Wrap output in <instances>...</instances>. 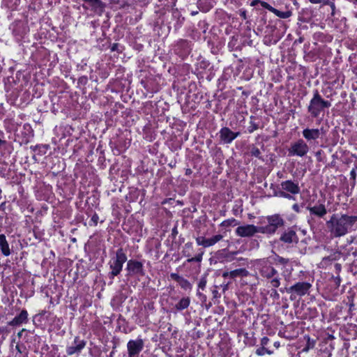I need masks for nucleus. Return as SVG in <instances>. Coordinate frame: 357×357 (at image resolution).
I'll use <instances>...</instances> for the list:
<instances>
[{"instance_id": "27", "label": "nucleus", "mask_w": 357, "mask_h": 357, "mask_svg": "<svg viewBox=\"0 0 357 357\" xmlns=\"http://www.w3.org/2000/svg\"><path fill=\"white\" fill-rule=\"evenodd\" d=\"M309 1L313 4H317V3H322L324 4H329L330 3L329 0H309Z\"/></svg>"}, {"instance_id": "3", "label": "nucleus", "mask_w": 357, "mask_h": 357, "mask_svg": "<svg viewBox=\"0 0 357 357\" xmlns=\"http://www.w3.org/2000/svg\"><path fill=\"white\" fill-rule=\"evenodd\" d=\"M268 225L261 226V234H273L275 232L279 227L283 225L284 221L279 215H273L267 217Z\"/></svg>"}, {"instance_id": "38", "label": "nucleus", "mask_w": 357, "mask_h": 357, "mask_svg": "<svg viewBox=\"0 0 357 357\" xmlns=\"http://www.w3.org/2000/svg\"><path fill=\"white\" fill-rule=\"evenodd\" d=\"M5 143L4 141L0 139V147Z\"/></svg>"}, {"instance_id": "14", "label": "nucleus", "mask_w": 357, "mask_h": 357, "mask_svg": "<svg viewBox=\"0 0 357 357\" xmlns=\"http://www.w3.org/2000/svg\"><path fill=\"white\" fill-rule=\"evenodd\" d=\"M281 188L283 190L294 195L298 194L300 192V188L298 184L294 183L291 181H286L282 182Z\"/></svg>"}, {"instance_id": "19", "label": "nucleus", "mask_w": 357, "mask_h": 357, "mask_svg": "<svg viewBox=\"0 0 357 357\" xmlns=\"http://www.w3.org/2000/svg\"><path fill=\"white\" fill-rule=\"evenodd\" d=\"M280 240L287 243L297 242V236L294 231L284 232L280 237Z\"/></svg>"}, {"instance_id": "7", "label": "nucleus", "mask_w": 357, "mask_h": 357, "mask_svg": "<svg viewBox=\"0 0 357 357\" xmlns=\"http://www.w3.org/2000/svg\"><path fill=\"white\" fill-rule=\"evenodd\" d=\"M259 230H261V227L245 225L238 227L236 229V234L241 237H250L257 233H261Z\"/></svg>"}, {"instance_id": "15", "label": "nucleus", "mask_w": 357, "mask_h": 357, "mask_svg": "<svg viewBox=\"0 0 357 357\" xmlns=\"http://www.w3.org/2000/svg\"><path fill=\"white\" fill-rule=\"evenodd\" d=\"M128 270L133 273L138 274L142 273V264L139 261L130 260L127 264Z\"/></svg>"}, {"instance_id": "8", "label": "nucleus", "mask_w": 357, "mask_h": 357, "mask_svg": "<svg viewBox=\"0 0 357 357\" xmlns=\"http://www.w3.org/2000/svg\"><path fill=\"white\" fill-rule=\"evenodd\" d=\"M311 287L312 285L309 282H299L287 289V291L290 294L294 293L299 296H303L307 294Z\"/></svg>"}, {"instance_id": "11", "label": "nucleus", "mask_w": 357, "mask_h": 357, "mask_svg": "<svg viewBox=\"0 0 357 357\" xmlns=\"http://www.w3.org/2000/svg\"><path fill=\"white\" fill-rule=\"evenodd\" d=\"M259 264L262 266L260 270V273L262 276L271 278L276 274V270L273 267L268 266L266 260H260Z\"/></svg>"}, {"instance_id": "10", "label": "nucleus", "mask_w": 357, "mask_h": 357, "mask_svg": "<svg viewBox=\"0 0 357 357\" xmlns=\"http://www.w3.org/2000/svg\"><path fill=\"white\" fill-rule=\"evenodd\" d=\"M86 343L84 340H79L78 338H75L74 343L68 347L66 349V352L68 355H73L75 354L79 353L82 349L85 347Z\"/></svg>"}, {"instance_id": "39", "label": "nucleus", "mask_w": 357, "mask_h": 357, "mask_svg": "<svg viewBox=\"0 0 357 357\" xmlns=\"http://www.w3.org/2000/svg\"><path fill=\"white\" fill-rule=\"evenodd\" d=\"M294 208L297 209V205H296V204H295V205L294 206Z\"/></svg>"}, {"instance_id": "24", "label": "nucleus", "mask_w": 357, "mask_h": 357, "mask_svg": "<svg viewBox=\"0 0 357 357\" xmlns=\"http://www.w3.org/2000/svg\"><path fill=\"white\" fill-rule=\"evenodd\" d=\"M315 345V341L311 340L309 337H307V344L305 347L303 349V351L307 352L310 349H312Z\"/></svg>"}, {"instance_id": "1", "label": "nucleus", "mask_w": 357, "mask_h": 357, "mask_svg": "<svg viewBox=\"0 0 357 357\" xmlns=\"http://www.w3.org/2000/svg\"><path fill=\"white\" fill-rule=\"evenodd\" d=\"M357 222V216L333 214L326 222L331 234L335 237L346 235Z\"/></svg>"}, {"instance_id": "5", "label": "nucleus", "mask_w": 357, "mask_h": 357, "mask_svg": "<svg viewBox=\"0 0 357 357\" xmlns=\"http://www.w3.org/2000/svg\"><path fill=\"white\" fill-rule=\"evenodd\" d=\"M288 151L290 155L303 157L309 151V147L303 139H298L296 142L291 144Z\"/></svg>"}, {"instance_id": "6", "label": "nucleus", "mask_w": 357, "mask_h": 357, "mask_svg": "<svg viewBox=\"0 0 357 357\" xmlns=\"http://www.w3.org/2000/svg\"><path fill=\"white\" fill-rule=\"evenodd\" d=\"M143 348L144 342L142 339L130 340L127 343L128 357H139Z\"/></svg>"}, {"instance_id": "22", "label": "nucleus", "mask_w": 357, "mask_h": 357, "mask_svg": "<svg viewBox=\"0 0 357 357\" xmlns=\"http://www.w3.org/2000/svg\"><path fill=\"white\" fill-rule=\"evenodd\" d=\"M190 303V300L188 297L181 298L179 302L176 305L175 307L178 310H183L186 309Z\"/></svg>"}, {"instance_id": "26", "label": "nucleus", "mask_w": 357, "mask_h": 357, "mask_svg": "<svg viewBox=\"0 0 357 357\" xmlns=\"http://www.w3.org/2000/svg\"><path fill=\"white\" fill-rule=\"evenodd\" d=\"M204 252H202V253L199 254L197 256L195 257H192V258H190L188 259V262H192V261H197V262H199L202 261V255H203Z\"/></svg>"}, {"instance_id": "13", "label": "nucleus", "mask_w": 357, "mask_h": 357, "mask_svg": "<svg viewBox=\"0 0 357 357\" xmlns=\"http://www.w3.org/2000/svg\"><path fill=\"white\" fill-rule=\"evenodd\" d=\"M84 3H87L91 10L101 15L105 9V3L101 0H82Z\"/></svg>"}, {"instance_id": "29", "label": "nucleus", "mask_w": 357, "mask_h": 357, "mask_svg": "<svg viewBox=\"0 0 357 357\" xmlns=\"http://www.w3.org/2000/svg\"><path fill=\"white\" fill-rule=\"evenodd\" d=\"M270 340L267 337H264L261 339L260 344L261 347H266L269 343Z\"/></svg>"}, {"instance_id": "34", "label": "nucleus", "mask_w": 357, "mask_h": 357, "mask_svg": "<svg viewBox=\"0 0 357 357\" xmlns=\"http://www.w3.org/2000/svg\"><path fill=\"white\" fill-rule=\"evenodd\" d=\"M205 284H206L205 281H200V282L199 284V287L202 289H204V287H205Z\"/></svg>"}, {"instance_id": "17", "label": "nucleus", "mask_w": 357, "mask_h": 357, "mask_svg": "<svg viewBox=\"0 0 357 357\" xmlns=\"http://www.w3.org/2000/svg\"><path fill=\"white\" fill-rule=\"evenodd\" d=\"M303 135L308 141L317 139L320 137V131L319 129L306 128L303 130Z\"/></svg>"}, {"instance_id": "25", "label": "nucleus", "mask_w": 357, "mask_h": 357, "mask_svg": "<svg viewBox=\"0 0 357 357\" xmlns=\"http://www.w3.org/2000/svg\"><path fill=\"white\" fill-rule=\"evenodd\" d=\"M221 225L224 227L236 226L238 225V222L235 219L232 218L223 221Z\"/></svg>"}, {"instance_id": "30", "label": "nucleus", "mask_w": 357, "mask_h": 357, "mask_svg": "<svg viewBox=\"0 0 357 357\" xmlns=\"http://www.w3.org/2000/svg\"><path fill=\"white\" fill-rule=\"evenodd\" d=\"M271 285L273 287H278L280 284V280L278 278H274L271 281Z\"/></svg>"}, {"instance_id": "37", "label": "nucleus", "mask_w": 357, "mask_h": 357, "mask_svg": "<svg viewBox=\"0 0 357 357\" xmlns=\"http://www.w3.org/2000/svg\"><path fill=\"white\" fill-rule=\"evenodd\" d=\"M328 5H330V6H331V8H332L333 10L335 8V5H334V3H332V2H331V1H330V3H329Z\"/></svg>"}, {"instance_id": "23", "label": "nucleus", "mask_w": 357, "mask_h": 357, "mask_svg": "<svg viewBox=\"0 0 357 357\" xmlns=\"http://www.w3.org/2000/svg\"><path fill=\"white\" fill-rule=\"evenodd\" d=\"M256 354L259 356H262L265 354L272 355L273 351L268 349V348L260 347L256 349Z\"/></svg>"}, {"instance_id": "36", "label": "nucleus", "mask_w": 357, "mask_h": 357, "mask_svg": "<svg viewBox=\"0 0 357 357\" xmlns=\"http://www.w3.org/2000/svg\"><path fill=\"white\" fill-rule=\"evenodd\" d=\"M274 346L276 347V348H278L280 347V342H274Z\"/></svg>"}, {"instance_id": "20", "label": "nucleus", "mask_w": 357, "mask_h": 357, "mask_svg": "<svg viewBox=\"0 0 357 357\" xmlns=\"http://www.w3.org/2000/svg\"><path fill=\"white\" fill-rule=\"evenodd\" d=\"M0 249L3 255H10V251L9 248V245L6 241V236L4 234H0Z\"/></svg>"}, {"instance_id": "28", "label": "nucleus", "mask_w": 357, "mask_h": 357, "mask_svg": "<svg viewBox=\"0 0 357 357\" xmlns=\"http://www.w3.org/2000/svg\"><path fill=\"white\" fill-rule=\"evenodd\" d=\"M181 285L183 288L187 289H191V284H190V282L186 280H183L181 281Z\"/></svg>"}, {"instance_id": "16", "label": "nucleus", "mask_w": 357, "mask_h": 357, "mask_svg": "<svg viewBox=\"0 0 357 357\" xmlns=\"http://www.w3.org/2000/svg\"><path fill=\"white\" fill-rule=\"evenodd\" d=\"M249 274L248 271L245 268H238L229 272H225L223 277H230L235 278L237 277H246Z\"/></svg>"}, {"instance_id": "4", "label": "nucleus", "mask_w": 357, "mask_h": 357, "mask_svg": "<svg viewBox=\"0 0 357 357\" xmlns=\"http://www.w3.org/2000/svg\"><path fill=\"white\" fill-rule=\"evenodd\" d=\"M126 260L127 257L123 252V250H118L116 254V258L110 264V268L112 269L111 274L112 276H116L120 273L122 270L123 265L126 261Z\"/></svg>"}, {"instance_id": "31", "label": "nucleus", "mask_w": 357, "mask_h": 357, "mask_svg": "<svg viewBox=\"0 0 357 357\" xmlns=\"http://www.w3.org/2000/svg\"><path fill=\"white\" fill-rule=\"evenodd\" d=\"M279 196L284 197V198H287V199L292 198V197L290 195H289L284 192H282V191L279 192Z\"/></svg>"}, {"instance_id": "35", "label": "nucleus", "mask_w": 357, "mask_h": 357, "mask_svg": "<svg viewBox=\"0 0 357 357\" xmlns=\"http://www.w3.org/2000/svg\"><path fill=\"white\" fill-rule=\"evenodd\" d=\"M351 177H352L353 178H355V177H356V172H355V171H354V170H352V171L351 172Z\"/></svg>"}, {"instance_id": "9", "label": "nucleus", "mask_w": 357, "mask_h": 357, "mask_svg": "<svg viewBox=\"0 0 357 357\" xmlns=\"http://www.w3.org/2000/svg\"><path fill=\"white\" fill-rule=\"evenodd\" d=\"M222 238V236L220 234L215 235L211 238H205L204 237L200 236L196 238V242L199 245H202L205 248H208L215 245Z\"/></svg>"}, {"instance_id": "33", "label": "nucleus", "mask_w": 357, "mask_h": 357, "mask_svg": "<svg viewBox=\"0 0 357 357\" xmlns=\"http://www.w3.org/2000/svg\"><path fill=\"white\" fill-rule=\"evenodd\" d=\"M192 248V244L191 243H188L185 245V250H190Z\"/></svg>"}, {"instance_id": "32", "label": "nucleus", "mask_w": 357, "mask_h": 357, "mask_svg": "<svg viewBox=\"0 0 357 357\" xmlns=\"http://www.w3.org/2000/svg\"><path fill=\"white\" fill-rule=\"evenodd\" d=\"M251 153H252V155H253L256 157H258L260 154L259 150L258 149H255V148L252 149Z\"/></svg>"}, {"instance_id": "2", "label": "nucleus", "mask_w": 357, "mask_h": 357, "mask_svg": "<svg viewBox=\"0 0 357 357\" xmlns=\"http://www.w3.org/2000/svg\"><path fill=\"white\" fill-rule=\"evenodd\" d=\"M331 104L330 102L322 99L321 96L317 91L314 94L313 98L310 100L308 111L314 117H317L319 115L320 112L324 108H328L331 107Z\"/></svg>"}, {"instance_id": "12", "label": "nucleus", "mask_w": 357, "mask_h": 357, "mask_svg": "<svg viewBox=\"0 0 357 357\" xmlns=\"http://www.w3.org/2000/svg\"><path fill=\"white\" fill-rule=\"evenodd\" d=\"M220 134L221 140L225 143L229 144L239 135V132H234L228 128H223L221 129Z\"/></svg>"}, {"instance_id": "18", "label": "nucleus", "mask_w": 357, "mask_h": 357, "mask_svg": "<svg viewBox=\"0 0 357 357\" xmlns=\"http://www.w3.org/2000/svg\"><path fill=\"white\" fill-rule=\"evenodd\" d=\"M28 313L26 310H22L18 316H16L9 322L10 326H17L27 321Z\"/></svg>"}, {"instance_id": "21", "label": "nucleus", "mask_w": 357, "mask_h": 357, "mask_svg": "<svg viewBox=\"0 0 357 357\" xmlns=\"http://www.w3.org/2000/svg\"><path fill=\"white\" fill-rule=\"evenodd\" d=\"M308 209L312 214H314L319 217L324 216L325 214H326L327 212L324 205L323 204L314 206L312 207L308 208Z\"/></svg>"}]
</instances>
